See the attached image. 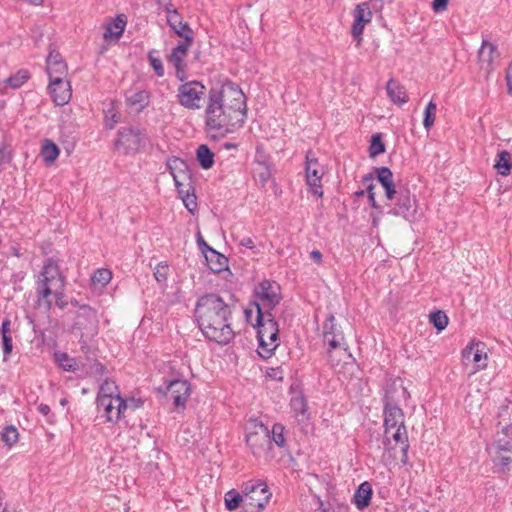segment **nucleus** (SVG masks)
<instances>
[{
	"mask_svg": "<svg viewBox=\"0 0 512 512\" xmlns=\"http://www.w3.org/2000/svg\"><path fill=\"white\" fill-rule=\"evenodd\" d=\"M205 109V126L209 131L228 133L245 122L247 106L242 90L228 81L208 91Z\"/></svg>",
	"mask_w": 512,
	"mask_h": 512,
	"instance_id": "nucleus-1",
	"label": "nucleus"
},
{
	"mask_svg": "<svg viewBox=\"0 0 512 512\" xmlns=\"http://www.w3.org/2000/svg\"><path fill=\"white\" fill-rule=\"evenodd\" d=\"M194 318L206 339L221 345L233 340L232 307L220 295L206 293L200 296L195 304Z\"/></svg>",
	"mask_w": 512,
	"mask_h": 512,
	"instance_id": "nucleus-2",
	"label": "nucleus"
},
{
	"mask_svg": "<svg viewBox=\"0 0 512 512\" xmlns=\"http://www.w3.org/2000/svg\"><path fill=\"white\" fill-rule=\"evenodd\" d=\"M65 286L66 276L62 273L58 260L53 257L47 258L35 276V308L45 314L50 313L53 307L52 298Z\"/></svg>",
	"mask_w": 512,
	"mask_h": 512,
	"instance_id": "nucleus-3",
	"label": "nucleus"
},
{
	"mask_svg": "<svg viewBox=\"0 0 512 512\" xmlns=\"http://www.w3.org/2000/svg\"><path fill=\"white\" fill-rule=\"evenodd\" d=\"M257 328V339L259 342L258 354L263 359L272 356L273 351L279 345V325L270 311H262L257 305L256 322L253 325Z\"/></svg>",
	"mask_w": 512,
	"mask_h": 512,
	"instance_id": "nucleus-4",
	"label": "nucleus"
},
{
	"mask_svg": "<svg viewBox=\"0 0 512 512\" xmlns=\"http://www.w3.org/2000/svg\"><path fill=\"white\" fill-rule=\"evenodd\" d=\"M241 492L245 496V512H262L272 496L262 480L243 482Z\"/></svg>",
	"mask_w": 512,
	"mask_h": 512,
	"instance_id": "nucleus-5",
	"label": "nucleus"
},
{
	"mask_svg": "<svg viewBox=\"0 0 512 512\" xmlns=\"http://www.w3.org/2000/svg\"><path fill=\"white\" fill-rule=\"evenodd\" d=\"M254 296L258 300L254 302L256 309L259 305L262 311L272 312L282 300L281 287L276 281L265 279L254 288Z\"/></svg>",
	"mask_w": 512,
	"mask_h": 512,
	"instance_id": "nucleus-6",
	"label": "nucleus"
},
{
	"mask_svg": "<svg viewBox=\"0 0 512 512\" xmlns=\"http://www.w3.org/2000/svg\"><path fill=\"white\" fill-rule=\"evenodd\" d=\"M206 95V87L199 81L192 80L181 84L177 89L178 103L186 109L198 110Z\"/></svg>",
	"mask_w": 512,
	"mask_h": 512,
	"instance_id": "nucleus-7",
	"label": "nucleus"
},
{
	"mask_svg": "<svg viewBox=\"0 0 512 512\" xmlns=\"http://www.w3.org/2000/svg\"><path fill=\"white\" fill-rule=\"evenodd\" d=\"M98 325L99 321L96 310L89 305L79 306L74 328L81 332L80 342L83 343L82 349L87 345L86 339H91L98 334Z\"/></svg>",
	"mask_w": 512,
	"mask_h": 512,
	"instance_id": "nucleus-8",
	"label": "nucleus"
},
{
	"mask_svg": "<svg viewBox=\"0 0 512 512\" xmlns=\"http://www.w3.org/2000/svg\"><path fill=\"white\" fill-rule=\"evenodd\" d=\"M246 443L254 456H260L270 446V430L258 419H251L247 427Z\"/></svg>",
	"mask_w": 512,
	"mask_h": 512,
	"instance_id": "nucleus-9",
	"label": "nucleus"
},
{
	"mask_svg": "<svg viewBox=\"0 0 512 512\" xmlns=\"http://www.w3.org/2000/svg\"><path fill=\"white\" fill-rule=\"evenodd\" d=\"M157 392L172 400L175 408L184 409L191 394V384L185 379H172L159 386Z\"/></svg>",
	"mask_w": 512,
	"mask_h": 512,
	"instance_id": "nucleus-10",
	"label": "nucleus"
},
{
	"mask_svg": "<svg viewBox=\"0 0 512 512\" xmlns=\"http://www.w3.org/2000/svg\"><path fill=\"white\" fill-rule=\"evenodd\" d=\"M323 175L324 172L318 159L311 150L307 151L305 155V180L309 187V192L317 198L323 197Z\"/></svg>",
	"mask_w": 512,
	"mask_h": 512,
	"instance_id": "nucleus-11",
	"label": "nucleus"
},
{
	"mask_svg": "<svg viewBox=\"0 0 512 512\" xmlns=\"http://www.w3.org/2000/svg\"><path fill=\"white\" fill-rule=\"evenodd\" d=\"M384 439L383 445L386 450L392 449L390 447V437L389 433L392 429L399 427L400 425H405L404 423V412L403 410L393 401V399L386 395L384 397Z\"/></svg>",
	"mask_w": 512,
	"mask_h": 512,
	"instance_id": "nucleus-12",
	"label": "nucleus"
},
{
	"mask_svg": "<svg viewBox=\"0 0 512 512\" xmlns=\"http://www.w3.org/2000/svg\"><path fill=\"white\" fill-rule=\"evenodd\" d=\"M498 427L500 430L497 432L495 446L497 451L511 452L512 451V409L508 406H503L498 412Z\"/></svg>",
	"mask_w": 512,
	"mask_h": 512,
	"instance_id": "nucleus-13",
	"label": "nucleus"
},
{
	"mask_svg": "<svg viewBox=\"0 0 512 512\" xmlns=\"http://www.w3.org/2000/svg\"><path fill=\"white\" fill-rule=\"evenodd\" d=\"M117 134L115 148L125 155L136 153L142 145L141 133L136 128L123 127Z\"/></svg>",
	"mask_w": 512,
	"mask_h": 512,
	"instance_id": "nucleus-14",
	"label": "nucleus"
},
{
	"mask_svg": "<svg viewBox=\"0 0 512 512\" xmlns=\"http://www.w3.org/2000/svg\"><path fill=\"white\" fill-rule=\"evenodd\" d=\"M164 10L167 23L171 30L181 39L187 40V42H194L193 29L190 27L189 23L183 21V17L173 4L167 3Z\"/></svg>",
	"mask_w": 512,
	"mask_h": 512,
	"instance_id": "nucleus-15",
	"label": "nucleus"
},
{
	"mask_svg": "<svg viewBox=\"0 0 512 512\" xmlns=\"http://www.w3.org/2000/svg\"><path fill=\"white\" fill-rule=\"evenodd\" d=\"M192 44L193 42H187V40L182 39L167 57L168 63L172 64L175 68L176 78L181 82H184L187 78V63L185 59Z\"/></svg>",
	"mask_w": 512,
	"mask_h": 512,
	"instance_id": "nucleus-16",
	"label": "nucleus"
},
{
	"mask_svg": "<svg viewBox=\"0 0 512 512\" xmlns=\"http://www.w3.org/2000/svg\"><path fill=\"white\" fill-rule=\"evenodd\" d=\"M372 11L368 2H362L356 5L353 11V23L351 27V35L359 46L362 42V34L365 25L372 20Z\"/></svg>",
	"mask_w": 512,
	"mask_h": 512,
	"instance_id": "nucleus-17",
	"label": "nucleus"
},
{
	"mask_svg": "<svg viewBox=\"0 0 512 512\" xmlns=\"http://www.w3.org/2000/svg\"><path fill=\"white\" fill-rule=\"evenodd\" d=\"M500 54L497 50V46L483 40L481 47L478 51V64L481 70L485 72V77L488 78L492 71L499 64Z\"/></svg>",
	"mask_w": 512,
	"mask_h": 512,
	"instance_id": "nucleus-18",
	"label": "nucleus"
},
{
	"mask_svg": "<svg viewBox=\"0 0 512 512\" xmlns=\"http://www.w3.org/2000/svg\"><path fill=\"white\" fill-rule=\"evenodd\" d=\"M167 168L173 177L178 193L183 194L184 188L191 180L187 163L183 159L174 156L168 159Z\"/></svg>",
	"mask_w": 512,
	"mask_h": 512,
	"instance_id": "nucleus-19",
	"label": "nucleus"
},
{
	"mask_svg": "<svg viewBox=\"0 0 512 512\" xmlns=\"http://www.w3.org/2000/svg\"><path fill=\"white\" fill-rule=\"evenodd\" d=\"M127 25L125 14H117L115 17L108 18L103 24V39L107 43L118 42L122 37Z\"/></svg>",
	"mask_w": 512,
	"mask_h": 512,
	"instance_id": "nucleus-20",
	"label": "nucleus"
},
{
	"mask_svg": "<svg viewBox=\"0 0 512 512\" xmlns=\"http://www.w3.org/2000/svg\"><path fill=\"white\" fill-rule=\"evenodd\" d=\"M48 91L52 101L57 106L67 104L72 96L71 85L67 79L55 78L52 82L49 81Z\"/></svg>",
	"mask_w": 512,
	"mask_h": 512,
	"instance_id": "nucleus-21",
	"label": "nucleus"
},
{
	"mask_svg": "<svg viewBox=\"0 0 512 512\" xmlns=\"http://www.w3.org/2000/svg\"><path fill=\"white\" fill-rule=\"evenodd\" d=\"M395 207L391 213L409 219L415 212V197H413L408 189H399L396 194Z\"/></svg>",
	"mask_w": 512,
	"mask_h": 512,
	"instance_id": "nucleus-22",
	"label": "nucleus"
},
{
	"mask_svg": "<svg viewBox=\"0 0 512 512\" xmlns=\"http://www.w3.org/2000/svg\"><path fill=\"white\" fill-rule=\"evenodd\" d=\"M481 343H470L462 351V360L465 365L469 363L475 364L474 372L485 369L487 366V354L483 348H480Z\"/></svg>",
	"mask_w": 512,
	"mask_h": 512,
	"instance_id": "nucleus-23",
	"label": "nucleus"
},
{
	"mask_svg": "<svg viewBox=\"0 0 512 512\" xmlns=\"http://www.w3.org/2000/svg\"><path fill=\"white\" fill-rule=\"evenodd\" d=\"M46 71L51 82L55 78L66 79L68 67L59 52L49 53L46 59Z\"/></svg>",
	"mask_w": 512,
	"mask_h": 512,
	"instance_id": "nucleus-24",
	"label": "nucleus"
},
{
	"mask_svg": "<svg viewBox=\"0 0 512 512\" xmlns=\"http://www.w3.org/2000/svg\"><path fill=\"white\" fill-rule=\"evenodd\" d=\"M374 173L377 181L385 190V196L388 200L396 197L397 191L393 180V173L388 167H374Z\"/></svg>",
	"mask_w": 512,
	"mask_h": 512,
	"instance_id": "nucleus-25",
	"label": "nucleus"
},
{
	"mask_svg": "<svg viewBox=\"0 0 512 512\" xmlns=\"http://www.w3.org/2000/svg\"><path fill=\"white\" fill-rule=\"evenodd\" d=\"M115 398L102 397L101 400H96L97 411L101 417L105 418L106 422L116 424L119 422V411L116 409Z\"/></svg>",
	"mask_w": 512,
	"mask_h": 512,
	"instance_id": "nucleus-26",
	"label": "nucleus"
},
{
	"mask_svg": "<svg viewBox=\"0 0 512 512\" xmlns=\"http://www.w3.org/2000/svg\"><path fill=\"white\" fill-rule=\"evenodd\" d=\"M386 91L389 99L394 104L399 106L403 105L409 100L405 87L394 78L388 80L386 84Z\"/></svg>",
	"mask_w": 512,
	"mask_h": 512,
	"instance_id": "nucleus-27",
	"label": "nucleus"
},
{
	"mask_svg": "<svg viewBox=\"0 0 512 512\" xmlns=\"http://www.w3.org/2000/svg\"><path fill=\"white\" fill-rule=\"evenodd\" d=\"M290 406L294 417L299 423H305L309 420L310 413L308 411V404L302 393H299L291 398Z\"/></svg>",
	"mask_w": 512,
	"mask_h": 512,
	"instance_id": "nucleus-28",
	"label": "nucleus"
},
{
	"mask_svg": "<svg viewBox=\"0 0 512 512\" xmlns=\"http://www.w3.org/2000/svg\"><path fill=\"white\" fill-rule=\"evenodd\" d=\"M372 493V487L369 482L365 481L361 483L353 496V502L356 507L358 509L368 507L372 498Z\"/></svg>",
	"mask_w": 512,
	"mask_h": 512,
	"instance_id": "nucleus-29",
	"label": "nucleus"
},
{
	"mask_svg": "<svg viewBox=\"0 0 512 512\" xmlns=\"http://www.w3.org/2000/svg\"><path fill=\"white\" fill-rule=\"evenodd\" d=\"M205 260L208 268L213 273H220L228 268V259L215 249H211V251L205 255Z\"/></svg>",
	"mask_w": 512,
	"mask_h": 512,
	"instance_id": "nucleus-30",
	"label": "nucleus"
},
{
	"mask_svg": "<svg viewBox=\"0 0 512 512\" xmlns=\"http://www.w3.org/2000/svg\"><path fill=\"white\" fill-rule=\"evenodd\" d=\"M224 503L228 511H234L239 507L245 510V496L242 492L240 493L235 489H231L225 493Z\"/></svg>",
	"mask_w": 512,
	"mask_h": 512,
	"instance_id": "nucleus-31",
	"label": "nucleus"
},
{
	"mask_svg": "<svg viewBox=\"0 0 512 512\" xmlns=\"http://www.w3.org/2000/svg\"><path fill=\"white\" fill-rule=\"evenodd\" d=\"M323 340L324 343L328 344V357L331 358L332 351L337 348H342L345 343L344 334L342 331H338V333H332L329 331H323Z\"/></svg>",
	"mask_w": 512,
	"mask_h": 512,
	"instance_id": "nucleus-32",
	"label": "nucleus"
},
{
	"mask_svg": "<svg viewBox=\"0 0 512 512\" xmlns=\"http://www.w3.org/2000/svg\"><path fill=\"white\" fill-rule=\"evenodd\" d=\"M494 168L501 176H508L511 173L512 160L511 155L507 150H502L497 154V159Z\"/></svg>",
	"mask_w": 512,
	"mask_h": 512,
	"instance_id": "nucleus-33",
	"label": "nucleus"
},
{
	"mask_svg": "<svg viewBox=\"0 0 512 512\" xmlns=\"http://www.w3.org/2000/svg\"><path fill=\"white\" fill-rule=\"evenodd\" d=\"M196 159L199 162V165L205 170L212 168L214 165V153L206 144L198 146L196 150Z\"/></svg>",
	"mask_w": 512,
	"mask_h": 512,
	"instance_id": "nucleus-34",
	"label": "nucleus"
},
{
	"mask_svg": "<svg viewBox=\"0 0 512 512\" xmlns=\"http://www.w3.org/2000/svg\"><path fill=\"white\" fill-rule=\"evenodd\" d=\"M55 362L64 370L68 372H76L79 370L78 362L75 358L70 357L65 352L54 353Z\"/></svg>",
	"mask_w": 512,
	"mask_h": 512,
	"instance_id": "nucleus-35",
	"label": "nucleus"
},
{
	"mask_svg": "<svg viewBox=\"0 0 512 512\" xmlns=\"http://www.w3.org/2000/svg\"><path fill=\"white\" fill-rule=\"evenodd\" d=\"M58 146L50 139H45L41 148V156L46 163H53L59 156Z\"/></svg>",
	"mask_w": 512,
	"mask_h": 512,
	"instance_id": "nucleus-36",
	"label": "nucleus"
},
{
	"mask_svg": "<svg viewBox=\"0 0 512 512\" xmlns=\"http://www.w3.org/2000/svg\"><path fill=\"white\" fill-rule=\"evenodd\" d=\"M127 102L131 106H138L137 111H143L150 103V93L146 90H141L127 98Z\"/></svg>",
	"mask_w": 512,
	"mask_h": 512,
	"instance_id": "nucleus-37",
	"label": "nucleus"
},
{
	"mask_svg": "<svg viewBox=\"0 0 512 512\" xmlns=\"http://www.w3.org/2000/svg\"><path fill=\"white\" fill-rule=\"evenodd\" d=\"M104 396L107 398H116V396H120L118 386L115 384V382L110 381V380H105L100 385L96 400H101L102 397H104Z\"/></svg>",
	"mask_w": 512,
	"mask_h": 512,
	"instance_id": "nucleus-38",
	"label": "nucleus"
},
{
	"mask_svg": "<svg viewBox=\"0 0 512 512\" xmlns=\"http://www.w3.org/2000/svg\"><path fill=\"white\" fill-rule=\"evenodd\" d=\"M30 78V72L27 69H20L6 79V83L13 89L20 88Z\"/></svg>",
	"mask_w": 512,
	"mask_h": 512,
	"instance_id": "nucleus-39",
	"label": "nucleus"
},
{
	"mask_svg": "<svg viewBox=\"0 0 512 512\" xmlns=\"http://www.w3.org/2000/svg\"><path fill=\"white\" fill-rule=\"evenodd\" d=\"M112 279V272L107 268H99L94 271L91 282L94 286L105 287Z\"/></svg>",
	"mask_w": 512,
	"mask_h": 512,
	"instance_id": "nucleus-40",
	"label": "nucleus"
},
{
	"mask_svg": "<svg viewBox=\"0 0 512 512\" xmlns=\"http://www.w3.org/2000/svg\"><path fill=\"white\" fill-rule=\"evenodd\" d=\"M429 321L438 332H441L447 327L449 319L444 311L436 310L430 313Z\"/></svg>",
	"mask_w": 512,
	"mask_h": 512,
	"instance_id": "nucleus-41",
	"label": "nucleus"
},
{
	"mask_svg": "<svg viewBox=\"0 0 512 512\" xmlns=\"http://www.w3.org/2000/svg\"><path fill=\"white\" fill-rule=\"evenodd\" d=\"M386 150L385 143L382 140V136L380 133L373 134L371 136L370 145H369V156L374 158Z\"/></svg>",
	"mask_w": 512,
	"mask_h": 512,
	"instance_id": "nucleus-42",
	"label": "nucleus"
},
{
	"mask_svg": "<svg viewBox=\"0 0 512 512\" xmlns=\"http://www.w3.org/2000/svg\"><path fill=\"white\" fill-rule=\"evenodd\" d=\"M284 431L285 427L281 423H275L270 431V442L273 441L280 448L285 447L286 438Z\"/></svg>",
	"mask_w": 512,
	"mask_h": 512,
	"instance_id": "nucleus-43",
	"label": "nucleus"
},
{
	"mask_svg": "<svg viewBox=\"0 0 512 512\" xmlns=\"http://www.w3.org/2000/svg\"><path fill=\"white\" fill-rule=\"evenodd\" d=\"M437 105L435 102L430 101L424 110L423 126L427 131L434 125L436 119Z\"/></svg>",
	"mask_w": 512,
	"mask_h": 512,
	"instance_id": "nucleus-44",
	"label": "nucleus"
},
{
	"mask_svg": "<svg viewBox=\"0 0 512 512\" xmlns=\"http://www.w3.org/2000/svg\"><path fill=\"white\" fill-rule=\"evenodd\" d=\"M19 433L15 426L8 425L2 432L1 439L9 447L13 446L18 441Z\"/></svg>",
	"mask_w": 512,
	"mask_h": 512,
	"instance_id": "nucleus-45",
	"label": "nucleus"
},
{
	"mask_svg": "<svg viewBox=\"0 0 512 512\" xmlns=\"http://www.w3.org/2000/svg\"><path fill=\"white\" fill-rule=\"evenodd\" d=\"M192 189L190 183H187L186 188H184V193L179 194L183 200L185 207L189 210V212L193 213L197 208L196 196L195 194H190V190Z\"/></svg>",
	"mask_w": 512,
	"mask_h": 512,
	"instance_id": "nucleus-46",
	"label": "nucleus"
},
{
	"mask_svg": "<svg viewBox=\"0 0 512 512\" xmlns=\"http://www.w3.org/2000/svg\"><path fill=\"white\" fill-rule=\"evenodd\" d=\"M153 275L158 283H165L169 275V265L166 261L160 262L156 265Z\"/></svg>",
	"mask_w": 512,
	"mask_h": 512,
	"instance_id": "nucleus-47",
	"label": "nucleus"
},
{
	"mask_svg": "<svg viewBox=\"0 0 512 512\" xmlns=\"http://www.w3.org/2000/svg\"><path fill=\"white\" fill-rule=\"evenodd\" d=\"M389 437L390 441L394 440L396 443H400L402 446H404V444H409L407 429L405 425L396 427L394 432L390 431Z\"/></svg>",
	"mask_w": 512,
	"mask_h": 512,
	"instance_id": "nucleus-48",
	"label": "nucleus"
},
{
	"mask_svg": "<svg viewBox=\"0 0 512 512\" xmlns=\"http://www.w3.org/2000/svg\"><path fill=\"white\" fill-rule=\"evenodd\" d=\"M155 54H156L155 50L149 51L148 56H147L149 63L152 66V68L154 69L155 74L158 77H163L165 71H164V67L162 64V60L159 57L155 56Z\"/></svg>",
	"mask_w": 512,
	"mask_h": 512,
	"instance_id": "nucleus-49",
	"label": "nucleus"
},
{
	"mask_svg": "<svg viewBox=\"0 0 512 512\" xmlns=\"http://www.w3.org/2000/svg\"><path fill=\"white\" fill-rule=\"evenodd\" d=\"M2 350L4 360H7L12 353L13 343L11 335L2 336Z\"/></svg>",
	"mask_w": 512,
	"mask_h": 512,
	"instance_id": "nucleus-50",
	"label": "nucleus"
},
{
	"mask_svg": "<svg viewBox=\"0 0 512 512\" xmlns=\"http://www.w3.org/2000/svg\"><path fill=\"white\" fill-rule=\"evenodd\" d=\"M54 299H55V305L59 309L64 310L68 306V301L66 300V295H65V287H61L60 290L57 291Z\"/></svg>",
	"mask_w": 512,
	"mask_h": 512,
	"instance_id": "nucleus-51",
	"label": "nucleus"
},
{
	"mask_svg": "<svg viewBox=\"0 0 512 512\" xmlns=\"http://www.w3.org/2000/svg\"><path fill=\"white\" fill-rule=\"evenodd\" d=\"M323 331H329L332 333H338L340 331L337 328L336 319L333 314H329L323 323Z\"/></svg>",
	"mask_w": 512,
	"mask_h": 512,
	"instance_id": "nucleus-52",
	"label": "nucleus"
},
{
	"mask_svg": "<svg viewBox=\"0 0 512 512\" xmlns=\"http://www.w3.org/2000/svg\"><path fill=\"white\" fill-rule=\"evenodd\" d=\"M114 401H116V409L120 410L119 411V420H120L121 417L124 415L125 410H127L129 408V403H128L127 399L122 398L121 395L116 396V399H114Z\"/></svg>",
	"mask_w": 512,
	"mask_h": 512,
	"instance_id": "nucleus-53",
	"label": "nucleus"
},
{
	"mask_svg": "<svg viewBox=\"0 0 512 512\" xmlns=\"http://www.w3.org/2000/svg\"><path fill=\"white\" fill-rule=\"evenodd\" d=\"M449 0H433L432 1V10L435 13H441L447 10Z\"/></svg>",
	"mask_w": 512,
	"mask_h": 512,
	"instance_id": "nucleus-54",
	"label": "nucleus"
},
{
	"mask_svg": "<svg viewBox=\"0 0 512 512\" xmlns=\"http://www.w3.org/2000/svg\"><path fill=\"white\" fill-rule=\"evenodd\" d=\"M197 245L200 251L204 254V256L208 254L211 251V249H213L206 243L200 232H198L197 234Z\"/></svg>",
	"mask_w": 512,
	"mask_h": 512,
	"instance_id": "nucleus-55",
	"label": "nucleus"
},
{
	"mask_svg": "<svg viewBox=\"0 0 512 512\" xmlns=\"http://www.w3.org/2000/svg\"><path fill=\"white\" fill-rule=\"evenodd\" d=\"M11 161L10 153L6 152L5 149H0V171H2L3 166L8 164Z\"/></svg>",
	"mask_w": 512,
	"mask_h": 512,
	"instance_id": "nucleus-56",
	"label": "nucleus"
},
{
	"mask_svg": "<svg viewBox=\"0 0 512 512\" xmlns=\"http://www.w3.org/2000/svg\"><path fill=\"white\" fill-rule=\"evenodd\" d=\"M374 175H375V173L374 174L373 173H367L362 178L363 185L366 188L371 186V190H374V183H373Z\"/></svg>",
	"mask_w": 512,
	"mask_h": 512,
	"instance_id": "nucleus-57",
	"label": "nucleus"
},
{
	"mask_svg": "<svg viewBox=\"0 0 512 512\" xmlns=\"http://www.w3.org/2000/svg\"><path fill=\"white\" fill-rule=\"evenodd\" d=\"M127 401L129 403V408H131L133 410L142 407L144 404V401L141 398L132 397L130 399H127Z\"/></svg>",
	"mask_w": 512,
	"mask_h": 512,
	"instance_id": "nucleus-58",
	"label": "nucleus"
},
{
	"mask_svg": "<svg viewBox=\"0 0 512 512\" xmlns=\"http://www.w3.org/2000/svg\"><path fill=\"white\" fill-rule=\"evenodd\" d=\"M367 194H368V200H369L371 207L374 209H379L380 206L378 205V203L375 200V193L373 190H371V186L367 187Z\"/></svg>",
	"mask_w": 512,
	"mask_h": 512,
	"instance_id": "nucleus-59",
	"label": "nucleus"
},
{
	"mask_svg": "<svg viewBox=\"0 0 512 512\" xmlns=\"http://www.w3.org/2000/svg\"><path fill=\"white\" fill-rule=\"evenodd\" d=\"M10 326L11 320L9 318H5L1 325V334L2 336L10 335Z\"/></svg>",
	"mask_w": 512,
	"mask_h": 512,
	"instance_id": "nucleus-60",
	"label": "nucleus"
},
{
	"mask_svg": "<svg viewBox=\"0 0 512 512\" xmlns=\"http://www.w3.org/2000/svg\"><path fill=\"white\" fill-rule=\"evenodd\" d=\"M239 245L246 247L248 249H251V250L255 248L254 241L251 237H244V238L240 239Z\"/></svg>",
	"mask_w": 512,
	"mask_h": 512,
	"instance_id": "nucleus-61",
	"label": "nucleus"
},
{
	"mask_svg": "<svg viewBox=\"0 0 512 512\" xmlns=\"http://www.w3.org/2000/svg\"><path fill=\"white\" fill-rule=\"evenodd\" d=\"M95 374L97 375H104L106 373V367L105 365H103L102 363L98 362V361H95L93 366H92Z\"/></svg>",
	"mask_w": 512,
	"mask_h": 512,
	"instance_id": "nucleus-62",
	"label": "nucleus"
},
{
	"mask_svg": "<svg viewBox=\"0 0 512 512\" xmlns=\"http://www.w3.org/2000/svg\"><path fill=\"white\" fill-rule=\"evenodd\" d=\"M506 82L508 86V90L512 92V61L509 63V66L506 71Z\"/></svg>",
	"mask_w": 512,
	"mask_h": 512,
	"instance_id": "nucleus-63",
	"label": "nucleus"
},
{
	"mask_svg": "<svg viewBox=\"0 0 512 512\" xmlns=\"http://www.w3.org/2000/svg\"><path fill=\"white\" fill-rule=\"evenodd\" d=\"M268 376L273 378V379H278V380H281L282 379V371L279 367L277 368H271L269 371H268Z\"/></svg>",
	"mask_w": 512,
	"mask_h": 512,
	"instance_id": "nucleus-64",
	"label": "nucleus"
}]
</instances>
